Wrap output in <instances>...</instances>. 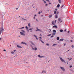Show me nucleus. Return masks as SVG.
I'll list each match as a JSON object with an SVG mask.
<instances>
[{
  "label": "nucleus",
  "mask_w": 74,
  "mask_h": 74,
  "mask_svg": "<svg viewBox=\"0 0 74 74\" xmlns=\"http://www.w3.org/2000/svg\"><path fill=\"white\" fill-rule=\"evenodd\" d=\"M25 32L23 30H21V32H20V33L21 35L22 36H26V34H25Z\"/></svg>",
  "instance_id": "1"
},
{
  "label": "nucleus",
  "mask_w": 74,
  "mask_h": 74,
  "mask_svg": "<svg viewBox=\"0 0 74 74\" xmlns=\"http://www.w3.org/2000/svg\"><path fill=\"white\" fill-rule=\"evenodd\" d=\"M4 31V29L2 27L0 29V34H1V32Z\"/></svg>",
  "instance_id": "2"
},
{
  "label": "nucleus",
  "mask_w": 74,
  "mask_h": 74,
  "mask_svg": "<svg viewBox=\"0 0 74 74\" xmlns=\"http://www.w3.org/2000/svg\"><path fill=\"white\" fill-rule=\"evenodd\" d=\"M60 68L63 71H65V69H64V68L61 66L60 67Z\"/></svg>",
  "instance_id": "3"
},
{
  "label": "nucleus",
  "mask_w": 74,
  "mask_h": 74,
  "mask_svg": "<svg viewBox=\"0 0 74 74\" xmlns=\"http://www.w3.org/2000/svg\"><path fill=\"white\" fill-rule=\"evenodd\" d=\"M36 29H37V30H36V32H37V31H40V32H42V31L41 30L38 29V27H36Z\"/></svg>",
  "instance_id": "4"
},
{
  "label": "nucleus",
  "mask_w": 74,
  "mask_h": 74,
  "mask_svg": "<svg viewBox=\"0 0 74 74\" xmlns=\"http://www.w3.org/2000/svg\"><path fill=\"white\" fill-rule=\"evenodd\" d=\"M60 60L62 62H65V61L64 60L62 59V58H60Z\"/></svg>",
  "instance_id": "5"
},
{
  "label": "nucleus",
  "mask_w": 74,
  "mask_h": 74,
  "mask_svg": "<svg viewBox=\"0 0 74 74\" xmlns=\"http://www.w3.org/2000/svg\"><path fill=\"white\" fill-rule=\"evenodd\" d=\"M39 58H45V56H41L40 55H39L38 56Z\"/></svg>",
  "instance_id": "6"
},
{
  "label": "nucleus",
  "mask_w": 74,
  "mask_h": 74,
  "mask_svg": "<svg viewBox=\"0 0 74 74\" xmlns=\"http://www.w3.org/2000/svg\"><path fill=\"white\" fill-rule=\"evenodd\" d=\"M21 44H25V45H27V46H28V45H27V43H26V42H23L21 43Z\"/></svg>",
  "instance_id": "7"
},
{
  "label": "nucleus",
  "mask_w": 74,
  "mask_h": 74,
  "mask_svg": "<svg viewBox=\"0 0 74 74\" xmlns=\"http://www.w3.org/2000/svg\"><path fill=\"white\" fill-rule=\"evenodd\" d=\"M33 50H35V51H37V47H35V48H32Z\"/></svg>",
  "instance_id": "8"
},
{
  "label": "nucleus",
  "mask_w": 74,
  "mask_h": 74,
  "mask_svg": "<svg viewBox=\"0 0 74 74\" xmlns=\"http://www.w3.org/2000/svg\"><path fill=\"white\" fill-rule=\"evenodd\" d=\"M17 45V47H18V48H22V47L19 46L18 45Z\"/></svg>",
  "instance_id": "9"
},
{
  "label": "nucleus",
  "mask_w": 74,
  "mask_h": 74,
  "mask_svg": "<svg viewBox=\"0 0 74 74\" xmlns=\"http://www.w3.org/2000/svg\"><path fill=\"white\" fill-rule=\"evenodd\" d=\"M46 72H46V71L43 70V71H42V72L41 73H46Z\"/></svg>",
  "instance_id": "10"
},
{
  "label": "nucleus",
  "mask_w": 74,
  "mask_h": 74,
  "mask_svg": "<svg viewBox=\"0 0 74 74\" xmlns=\"http://www.w3.org/2000/svg\"><path fill=\"white\" fill-rule=\"evenodd\" d=\"M57 28V26L56 25H54L53 27V28Z\"/></svg>",
  "instance_id": "11"
},
{
  "label": "nucleus",
  "mask_w": 74,
  "mask_h": 74,
  "mask_svg": "<svg viewBox=\"0 0 74 74\" xmlns=\"http://www.w3.org/2000/svg\"><path fill=\"white\" fill-rule=\"evenodd\" d=\"M52 14H50V15H49V18H51L52 16Z\"/></svg>",
  "instance_id": "12"
},
{
  "label": "nucleus",
  "mask_w": 74,
  "mask_h": 74,
  "mask_svg": "<svg viewBox=\"0 0 74 74\" xmlns=\"http://www.w3.org/2000/svg\"><path fill=\"white\" fill-rule=\"evenodd\" d=\"M52 24L53 25H55V23H54V21H52Z\"/></svg>",
  "instance_id": "13"
},
{
  "label": "nucleus",
  "mask_w": 74,
  "mask_h": 74,
  "mask_svg": "<svg viewBox=\"0 0 74 74\" xmlns=\"http://www.w3.org/2000/svg\"><path fill=\"white\" fill-rule=\"evenodd\" d=\"M34 37H36V38L37 40H38V38H37V36H36L34 35Z\"/></svg>",
  "instance_id": "14"
},
{
  "label": "nucleus",
  "mask_w": 74,
  "mask_h": 74,
  "mask_svg": "<svg viewBox=\"0 0 74 74\" xmlns=\"http://www.w3.org/2000/svg\"><path fill=\"white\" fill-rule=\"evenodd\" d=\"M40 41H41L42 43H44L43 41H42V40H41V39H40Z\"/></svg>",
  "instance_id": "15"
},
{
  "label": "nucleus",
  "mask_w": 74,
  "mask_h": 74,
  "mask_svg": "<svg viewBox=\"0 0 74 74\" xmlns=\"http://www.w3.org/2000/svg\"><path fill=\"white\" fill-rule=\"evenodd\" d=\"M63 41V39H61L60 40V41Z\"/></svg>",
  "instance_id": "16"
},
{
  "label": "nucleus",
  "mask_w": 74,
  "mask_h": 74,
  "mask_svg": "<svg viewBox=\"0 0 74 74\" xmlns=\"http://www.w3.org/2000/svg\"><path fill=\"white\" fill-rule=\"evenodd\" d=\"M55 18H58V15H56L55 16Z\"/></svg>",
  "instance_id": "17"
},
{
  "label": "nucleus",
  "mask_w": 74,
  "mask_h": 74,
  "mask_svg": "<svg viewBox=\"0 0 74 74\" xmlns=\"http://www.w3.org/2000/svg\"><path fill=\"white\" fill-rule=\"evenodd\" d=\"M59 7H60V5L59 4H58L57 5V7L58 8H59Z\"/></svg>",
  "instance_id": "18"
},
{
  "label": "nucleus",
  "mask_w": 74,
  "mask_h": 74,
  "mask_svg": "<svg viewBox=\"0 0 74 74\" xmlns=\"http://www.w3.org/2000/svg\"><path fill=\"white\" fill-rule=\"evenodd\" d=\"M53 32L54 33H56V30H53Z\"/></svg>",
  "instance_id": "19"
},
{
  "label": "nucleus",
  "mask_w": 74,
  "mask_h": 74,
  "mask_svg": "<svg viewBox=\"0 0 74 74\" xmlns=\"http://www.w3.org/2000/svg\"><path fill=\"white\" fill-rule=\"evenodd\" d=\"M30 46L31 47H32V49L33 48V45H30Z\"/></svg>",
  "instance_id": "20"
},
{
  "label": "nucleus",
  "mask_w": 74,
  "mask_h": 74,
  "mask_svg": "<svg viewBox=\"0 0 74 74\" xmlns=\"http://www.w3.org/2000/svg\"><path fill=\"white\" fill-rule=\"evenodd\" d=\"M25 28H26V29H27V30H28V29H29V28H28V27H27V26H26L25 27Z\"/></svg>",
  "instance_id": "21"
},
{
  "label": "nucleus",
  "mask_w": 74,
  "mask_h": 74,
  "mask_svg": "<svg viewBox=\"0 0 74 74\" xmlns=\"http://www.w3.org/2000/svg\"><path fill=\"white\" fill-rule=\"evenodd\" d=\"M63 31L62 29H61L60 30V32H63Z\"/></svg>",
  "instance_id": "22"
},
{
  "label": "nucleus",
  "mask_w": 74,
  "mask_h": 74,
  "mask_svg": "<svg viewBox=\"0 0 74 74\" xmlns=\"http://www.w3.org/2000/svg\"><path fill=\"white\" fill-rule=\"evenodd\" d=\"M30 23H29L28 24V25L29 27H30Z\"/></svg>",
  "instance_id": "23"
},
{
  "label": "nucleus",
  "mask_w": 74,
  "mask_h": 74,
  "mask_svg": "<svg viewBox=\"0 0 74 74\" xmlns=\"http://www.w3.org/2000/svg\"><path fill=\"white\" fill-rule=\"evenodd\" d=\"M58 1L59 3H61V1L60 0H58Z\"/></svg>",
  "instance_id": "24"
},
{
  "label": "nucleus",
  "mask_w": 74,
  "mask_h": 74,
  "mask_svg": "<svg viewBox=\"0 0 74 74\" xmlns=\"http://www.w3.org/2000/svg\"><path fill=\"white\" fill-rule=\"evenodd\" d=\"M57 40H59V37H57Z\"/></svg>",
  "instance_id": "25"
},
{
  "label": "nucleus",
  "mask_w": 74,
  "mask_h": 74,
  "mask_svg": "<svg viewBox=\"0 0 74 74\" xmlns=\"http://www.w3.org/2000/svg\"><path fill=\"white\" fill-rule=\"evenodd\" d=\"M55 34H56L55 33H54V32H53L52 34L53 36L55 35Z\"/></svg>",
  "instance_id": "26"
},
{
  "label": "nucleus",
  "mask_w": 74,
  "mask_h": 74,
  "mask_svg": "<svg viewBox=\"0 0 74 74\" xmlns=\"http://www.w3.org/2000/svg\"><path fill=\"white\" fill-rule=\"evenodd\" d=\"M54 11V14H56V11Z\"/></svg>",
  "instance_id": "27"
},
{
  "label": "nucleus",
  "mask_w": 74,
  "mask_h": 74,
  "mask_svg": "<svg viewBox=\"0 0 74 74\" xmlns=\"http://www.w3.org/2000/svg\"><path fill=\"white\" fill-rule=\"evenodd\" d=\"M31 44H32V45H35L33 43V42H32Z\"/></svg>",
  "instance_id": "28"
},
{
  "label": "nucleus",
  "mask_w": 74,
  "mask_h": 74,
  "mask_svg": "<svg viewBox=\"0 0 74 74\" xmlns=\"http://www.w3.org/2000/svg\"><path fill=\"white\" fill-rule=\"evenodd\" d=\"M60 20H61V19L60 18H58V20L60 22Z\"/></svg>",
  "instance_id": "29"
},
{
  "label": "nucleus",
  "mask_w": 74,
  "mask_h": 74,
  "mask_svg": "<svg viewBox=\"0 0 74 74\" xmlns=\"http://www.w3.org/2000/svg\"><path fill=\"white\" fill-rule=\"evenodd\" d=\"M24 28V27H23L21 28H19V29H23Z\"/></svg>",
  "instance_id": "30"
},
{
  "label": "nucleus",
  "mask_w": 74,
  "mask_h": 74,
  "mask_svg": "<svg viewBox=\"0 0 74 74\" xmlns=\"http://www.w3.org/2000/svg\"><path fill=\"white\" fill-rule=\"evenodd\" d=\"M56 44H54L53 45V46H55V45H56Z\"/></svg>",
  "instance_id": "31"
},
{
  "label": "nucleus",
  "mask_w": 74,
  "mask_h": 74,
  "mask_svg": "<svg viewBox=\"0 0 74 74\" xmlns=\"http://www.w3.org/2000/svg\"><path fill=\"white\" fill-rule=\"evenodd\" d=\"M32 29H33V28H30L29 29V30H32Z\"/></svg>",
  "instance_id": "32"
},
{
  "label": "nucleus",
  "mask_w": 74,
  "mask_h": 74,
  "mask_svg": "<svg viewBox=\"0 0 74 74\" xmlns=\"http://www.w3.org/2000/svg\"><path fill=\"white\" fill-rule=\"evenodd\" d=\"M51 36V34H50L49 35H48L47 36Z\"/></svg>",
  "instance_id": "33"
},
{
  "label": "nucleus",
  "mask_w": 74,
  "mask_h": 74,
  "mask_svg": "<svg viewBox=\"0 0 74 74\" xmlns=\"http://www.w3.org/2000/svg\"><path fill=\"white\" fill-rule=\"evenodd\" d=\"M63 6H64V5H62L61 6V8H63Z\"/></svg>",
  "instance_id": "34"
},
{
  "label": "nucleus",
  "mask_w": 74,
  "mask_h": 74,
  "mask_svg": "<svg viewBox=\"0 0 74 74\" xmlns=\"http://www.w3.org/2000/svg\"><path fill=\"white\" fill-rule=\"evenodd\" d=\"M49 30H50V32H49V33H51V30L50 29H49Z\"/></svg>",
  "instance_id": "35"
},
{
  "label": "nucleus",
  "mask_w": 74,
  "mask_h": 74,
  "mask_svg": "<svg viewBox=\"0 0 74 74\" xmlns=\"http://www.w3.org/2000/svg\"><path fill=\"white\" fill-rule=\"evenodd\" d=\"M22 19L24 20V21H26V19H24V18H22Z\"/></svg>",
  "instance_id": "36"
},
{
  "label": "nucleus",
  "mask_w": 74,
  "mask_h": 74,
  "mask_svg": "<svg viewBox=\"0 0 74 74\" xmlns=\"http://www.w3.org/2000/svg\"><path fill=\"white\" fill-rule=\"evenodd\" d=\"M57 14H59V12H56Z\"/></svg>",
  "instance_id": "37"
},
{
  "label": "nucleus",
  "mask_w": 74,
  "mask_h": 74,
  "mask_svg": "<svg viewBox=\"0 0 74 74\" xmlns=\"http://www.w3.org/2000/svg\"><path fill=\"white\" fill-rule=\"evenodd\" d=\"M46 45H47V46H49V45L48 44H46Z\"/></svg>",
  "instance_id": "38"
},
{
  "label": "nucleus",
  "mask_w": 74,
  "mask_h": 74,
  "mask_svg": "<svg viewBox=\"0 0 74 74\" xmlns=\"http://www.w3.org/2000/svg\"><path fill=\"white\" fill-rule=\"evenodd\" d=\"M71 47L72 48H74V46H73V45H72L71 46Z\"/></svg>",
  "instance_id": "39"
},
{
  "label": "nucleus",
  "mask_w": 74,
  "mask_h": 74,
  "mask_svg": "<svg viewBox=\"0 0 74 74\" xmlns=\"http://www.w3.org/2000/svg\"><path fill=\"white\" fill-rule=\"evenodd\" d=\"M73 67V66H72V65H71L70 66V68H71V67Z\"/></svg>",
  "instance_id": "40"
},
{
  "label": "nucleus",
  "mask_w": 74,
  "mask_h": 74,
  "mask_svg": "<svg viewBox=\"0 0 74 74\" xmlns=\"http://www.w3.org/2000/svg\"><path fill=\"white\" fill-rule=\"evenodd\" d=\"M47 1H48V2H49V0H46Z\"/></svg>",
  "instance_id": "41"
},
{
  "label": "nucleus",
  "mask_w": 74,
  "mask_h": 74,
  "mask_svg": "<svg viewBox=\"0 0 74 74\" xmlns=\"http://www.w3.org/2000/svg\"><path fill=\"white\" fill-rule=\"evenodd\" d=\"M41 14V12H38V14Z\"/></svg>",
  "instance_id": "42"
},
{
  "label": "nucleus",
  "mask_w": 74,
  "mask_h": 74,
  "mask_svg": "<svg viewBox=\"0 0 74 74\" xmlns=\"http://www.w3.org/2000/svg\"><path fill=\"white\" fill-rule=\"evenodd\" d=\"M44 1V3H46V1H45L44 0V1Z\"/></svg>",
  "instance_id": "43"
},
{
  "label": "nucleus",
  "mask_w": 74,
  "mask_h": 74,
  "mask_svg": "<svg viewBox=\"0 0 74 74\" xmlns=\"http://www.w3.org/2000/svg\"><path fill=\"white\" fill-rule=\"evenodd\" d=\"M53 35H52V36H51V38H52V37H53Z\"/></svg>",
  "instance_id": "44"
},
{
  "label": "nucleus",
  "mask_w": 74,
  "mask_h": 74,
  "mask_svg": "<svg viewBox=\"0 0 74 74\" xmlns=\"http://www.w3.org/2000/svg\"><path fill=\"white\" fill-rule=\"evenodd\" d=\"M11 53H13V54L14 53V52H13V51H12V52H11Z\"/></svg>",
  "instance_id": "45"
},
{
  "label": "nucleus",
  "mask_w": 74,
  "mask_h": 74,
  "mask_svg": "<svg viewBox=\"0 0 74 74\" xmlns=\"http://www.w3.org/2000/svg\"><path fill=\"white\" fill-rule=\"evenodd\" d=\"M39 38H40V39H42V38H41V37H39Z\"/></svg>",
  "instance_id": "46"
},
{
  "label": "nucleus",
  "mask_w": 74,
  "mask_h": 74,
  "mask_svg": "<svg viewBox=\"0 0 74 74\" xmlns=\"http://www.w3.org/2000/svg\"><path fill=\"white\" fill-rule=\"evenodd\" d=\"M55 23H56V20L55 21Z\"/></svg>",
  "instance_id": "47"
},
{
  "label": "nucleus",
  "mask_w": 74,
  "mask_h": 74,
  "mask_svg": "<svg viewBox=\"0 0 74 74\" xmlns=\"http://www.w3.org/2000/svg\"><path fill=\"white\" fill-rule=\"evenodd\" d=\"M70 33V31H68V33Z\"/></svg>",
  "instance_id": "48"
},
{
  "label": "nucleus",
  "mask_w": 74,
  "mask_h": 74,
  "mask_svg": "<svg viewBox=\"0 0 74 74\" xmlns=\"http://www.w3.org/2000/svg\"><path fill=\"white\" fill-rule=\"evenodd\" d=\"M64 32H66V29H65L64 30Z\"/></svg>",
  "instance_id": "49"
},
{
  "label": "nucleus",
  "mask_w": 74,
  "mask_h": 74,
  "mask_svg": "<svg viewBox=\"0 0 74 74\" xmlns=\"http://www.w3.org/2000/svg\"><path fill=\"white\" fill-rule=\"evenodd\" d=\"M14 52H16V50H14Z\"/></svg>",
  "instance_id": "50"
},
{
  "label": "nucleus",
  "mask_w": 74,
  "mask_h": 74,
  "mask_svg": "<svg viewBox=\"0 0 74 74\" xmlns=\"http://www.w3.org/2000/svg\"><path fill=\"white\" fill-rule=\"evenodd\" d=\"M47 5H48V4H46L45 5L46 6H47Z\"/></svg>",
  "instance_id": "51"
},
{
  "label": "nucleus",
  "mask_w": 74,
  "mask_h": 74,
  "mask_svg": "<svg viewBox=\"0 0 74 74\" xmlns=\"http://www.w3.org/2000/svg\"><path fill=\"white\" fill-rule=\"evenodd\" d=\"M71 38H72V39H73V37H71Z\"/></svg>",
  "instance_id": "52"
},
{
  "label": "nucleus",
  "mask_w": 74,
  "mask_h": 74,
  "mask_svg": "<svg viewBox=\"0 0 74 74\" xmlns=\"http://www.w3.org/2000/svg\"><path fill=\"white\" fill-rule=\"evenodd\" d=\"M72 59V58H70L69 60H71Z\"/></svg>",
  "instance_id": "53"
},
{
  "label": "nucleus",
  "mask_w": 74,
  "mask_h": 74,
  "mask_svg": "<svg viewBox=\"0 0 74 74\" xmlns=\"http://www.w3.org/2000/svg\"><path fill=\"white\" fill-rule=\"evenodd\" d=\"M71 42H73V40H71Z\"/></svg>",
  "instance_id": "54"
},
{
  "label": "nucleus",
  "mask_w": 74,
  "mask_h": 74,
  "mask_svg": "<svg viewBox=\"0 0 74 74\" xmlns=\"http://www.w3.org/2000/svg\"><path fill=\"white\" fill-rule=\"evenodd\" d=\"M6 50L5 49L3 50V51H5Z\"/></svg>",
  "instance_id": "55"
},
{
  "label": "nucleus",
  "mask_w": 74,
  "mask_h": 74,
  "mask_svg": "<svg viewBox=\"0 0 74 74\" xmlns=\"http://www.w3.org/2000/svg\"><path fill=\"white\" fill-rule=\"evenodd\" d=\"M40 36H41V34H40Z\"/></svg>",
  "instance_id": "56"
},
{
  "label": "nucleus",
  "mask_w": 74,
  "mask_h": 74,
  "mask_svg": "<svg viewBox=\"0 0 74 74\" xmlns=\"http://www.w3.org/2000/svg\"><path fill=\"white\" fill-rule=\"evenodd\" d=\"M18 8H16V10H18Z\"/></svg>",
  "instance_id": "57"
},
{
  "label": "nucleus",
  "mask_w": 74,
  "mask_h": 74,
  "mask_svg": "<svg viewBox=\"0 0 74 74\" xmlns=\"http://www.w3.org/2000/svg\"><path fill=\"white\" fill-rule=\"evenodd\" d=\"M0 40H1V38H0Z\"/></svg>",
  "instance_id": "58"
},
{
  "label": "nucleus",
  "mask_w": 74,
  "mask_h": 74,
  "mask_svg": "<svg viewBox=\"0 0 74 74\" xmlns=\"http://www.w3.org/2000/svg\"><path fill=\"white\" fill-rule=\"evenodd\" d=\"M55 10L56 11H57V9H56Z\"/></svg>",
  "instance_id": "59"
},
{
  "label": "nucleus",
  "mask_w": 74,
  "mask_h": 74,
  "mask_svg": "<svg viewBox=\"0 0 74 74\" xmlns=\"http://www.w3.org/2000/svg\"><path fill=\"white\" fill-rule=\"evenodd\" d=\"M64 46H65V45H66V44H64Z\"/></svg>",
  "instance_id": "60"
},
{
  "label": "nucleus",
  "mask_w": 74,
  "mask_h": 74,
  "mask_svg": "<svg viewBox=\"0 0 74 74\" xmlns=\"http://www.w3.org/2000/svg\"><path fill=\"white\" fill-rule=\"evenodd\" d=\"M37 16V15L36 14H35V16Z\"/></svg>",
  "instance_id": "61"
},
{
  "label": "nucleus",
  "mask_w": 74,
  "mask_h": 74,
  "mask_svg": "<svg viewBox=\"0 0 74 74\" xmlns=\"http://www.w3.org/2000/svg\"><path fill=\"white\" fill-rule=\"evenodd\" d=\"M35 16L34 17V19H35Z\"/></svg>",
  "instance_id": "62"
},
{
  "label": "nucleus",
  "mask_w": 74,
  "mask_h": 74,
  "mask_svg": "<svg viewBox=\"0 0 74 74\" xmlns=\"http://www.w3.org/2000/svg\"><path fill=\"white\" fill-rule=\"evenodd\" d=\"M36 21H38V20H37V19H36Z\"/></svg>",
  "instance_id": "63"
},
{
  "label": "nucleus",
  "mask_w": 74,
  "mask_h": 74,
  "mask_svg": "<svg viewBox=\"0 0 74 74\" xmlns=\"http://www.w3.org/2000/svg\"><path fill=\"white\" fill-rule=\"evenodd\" d=\"M41 16H43V15H41Z\"/></svg>",
  "instance_id": "64"
}]
</instances>
